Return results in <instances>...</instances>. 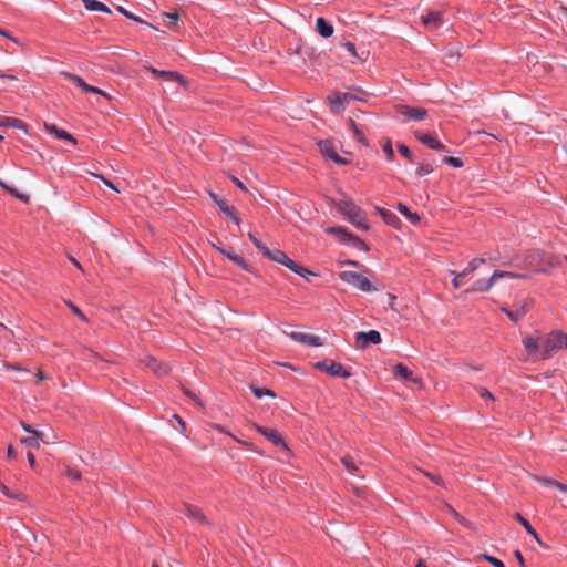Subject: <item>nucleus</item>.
Wrapping results in <instances>:
<instances>
[{
    "label": "nucleus",
    "mask_w": 567,
    "mask_h": 567,
    "mask_svg": "<svg viewBox=\"0 0 567 567\" xmlns=\"http://www.w3.org/2000/svg\"><path fill=\"white\" fill-rule=\"evenodd\" d=\"M0 126H9L27 131V125L21 120L16 117L0 116Z\"/></svg>",
    "instance_id": "nucleus-23"
},
{
    "label": "nucleus",
    "mask_w": 567,
    "mask_h": 567,
    "mask_svg": "<svg viewBox=\"0 0 567 567\" xmlns=\"http://www.w3.org/2000/svg\"><path fill=\"white\" fill-rule=\"evenodd\" d=\"M184 509H185V514L189 518L198 522L202 525H208L207 517L204 515V513L199 508L194 507L189 504H184Z\"/></svg>",
    "instance_id": "nucleus-18"
},
{
    "label": "nucleus",
    "mask_w": 567,
    "mask_h": 567,
    "mask_svg": "<svg viewBox=\"0 0 567 567\" xmlns=\"http://www.w3.org/2000/svg\"><path fill=\"white\" fill-rule=\"evenodd\" d=\"M515 518L523 525L529 535H532L534 538H537L536 530L532 527L527 519H525L519 513L515 514Z\"/></svg>",
    "instance_id": "nucleus-35"
},
{
    "label": "nucleus",
    "mask_w": 567,
    "mask_h": 567,
    "mask_svg": "<svg viewBox=\"0 0 567 567\" xmlns=\"http://www.w3.org/2000/svg\"><path fill=\"white\" fill-rule=\"evenodd\" d=\"M525 276L522 274L511 272V271H504V270H495L494 271V279L498 280L501 278H511V279H517V278H524Z\"/></svg>",
    "instance_id": "nucleus-36"
},
{
    "label": "nucleus",
    "mask_w": 567,
    "mask_h": 567,
    "mask_svg": "<svg viewBox=\"0 0 567 567\" xmlns=\"http://www.w3.org/2000/svg\"><path fill=\"white\" fill-rule=\"evenodd\" d=\"M0 79H8L11 81H17V78L14 75H8V74H3V73H0Z\"/></svg>",
    "instance_id": "nucleus-64"
},
{
    "label": "nucleus",
    "mask_w": 567,
    "mask_h": 567,
    "mask_svg": "<svg viewBox=\"0 0 567 567\" xmlns=\"http://www.w3.org/2000/svg\"><path fill=\"white\" fill-rule=\"evenodd\" d=\"M514 556H515V558L517 559V561L519 563V565H520L522 567H524V566H525V560H524V557H523L522 553H520L519 550H516V551L514 553Z\"/></svg>",
    "instance_id": "nucleus-60"
},
{
    "label": "nucleus",
    "mask_w": 567,
    "mask_h": 567,
    "mask_svg": "<svg viewBox=\"0 0 567 567\" xmlns=\"http://www.w3.org/2000/svg\"><path fill=\"white\" fill-rule=\"evenodd\" d=\"M62 74L71 80L74 84L80 86L85 93H96L110 100V95L106 92L100 90L96 86L87 84L82 78L70 72H62Z\"/></svg>",
    "instance_id": "nucleus-8"
},
{
    "label": "nucleus",
    "mask_w": 567,
    "mask_h": 567,
    "mask_svg": "<svg viewBox=\"0 0 567 567\" xmlns=\"http://www.w3.org/2000/svg\"><path fill=\"white\" fill-rule=\"evenodd\" d=\"M209 196L213 202L219 207V209L226 215H233L235 207L230 206L227 200L219 198L215 193L209 192Z\"/></svg>",
    "instance_id": "nucleus-25"
},
{
    "label": "nucleus",
    "mask_w": 567,
    "mask_h": 567,
    "mask_svg": "<svg viewBox=\"0 0 567 567\" xmlns=\"http://www.w3.org/2000/svg\"><path fill=\"white\" fill-rule=\"evenodd\" d=\"M523 346L527 352V361L547 360L558 351L567 348V336L560 331H551L548 334L526 336L523 338Z\"/></svg>",
    "instance_id": "nucleus-1"
},
{
    "label": "nucleus",
    "mask_w": 567,
    "mask_h": 567,
    "mask_svg": "<svg viewBox=\"0 0 567 567\" xmlns=\"http://www.w3.org/2000/svg\"><path fill=\"white\" fill-rule=\"evenodd\" d=\"M287 254L284 252L282 250L280 249H269V255H267L266 257L275 262H278V264H281L282 260H285V256Z\"/></svg>",
    "instance_id": "nucleus-34"
},
{
    "label": "nucleus",
    "mask_w": 567,
    "mask_h": 567,
    "mask_svg": "<svg viewBox=\"0 0 567 567\" xmlns=\"http://www.w3.org/2000/svg\"><path fill=\"white\" fill-rule=\"evenodd\" d=\"M228 217L231 218V220L236 224V225H239L240 220H239V217L236 215V209L234 208L233 209V215H227Z\"/></svg>",
    "instance_id": "nucleus-63"
},
{
    "label": "nucleus",
    "mask_w": 567,
    "mask_h": 567,
    "mask_svg": "<svg viewBox=\"0 0 567 567\" xmlns=\"http://www.w3.org/2000/svg\"><path fill=\"white\" fill-rule=\"evenodd\" d=\"M40 441H42L38 435H33L30 437L21 439V443L28 446L39 447Z\"/></svg>",
    "instance_id": "nucleus-40"
},
{
    "label": "nucleus",
    "mask_w": 567,
    "mask_h": 567,
    "mask_svg": "<svg viewBox=\"0 0 567 567\" xmlns=\"http://www.w3.org/2000/svg\"><path fill=\"white\" fill-rule=\"evenodd\" d=\"M349 124H350L351 128L353 130V133H354V136L357 137V140L361 144L368 146V142H367L365 137L363 136L362 132L358 128L357 124L352 120H350Z\"/></svg>",
    "instance_id": "nucleus-38"
},
{
    "label": "nucleus",
    "mask_w": 567,
    "mask_h": 567,
    "mask_svg": "<svg viewBox=\"0 0 567 567\" xmlns=\"http://www.w3.org/2000/svg\"><path fill=\"white\" fill-rule=\"evenodd\" d=\"M341 463L343 464V466L346 467V470L350 473V474H355L358 473L359 471V467L357 465V462L354 460V457L352 455H344L342 458H341Z\"/></svg>",
    "instance_id": "nucleus-28"
},
{
    "label": "nucleus",
    "mask_w": 567,
    "mask_h": 567,
    "mask_svg": "<svg viewBox=\"0 0 567 567\" xmlns=\"http://www.w3.org/2000/svg\"><path fill=\"white\" fill-rule=\"evenodd\" d=\"M395 110L411 121H423L427 116V111L423 107H413L404 104H399Z\"/></svg>",
    "instance_id": "nucleus-6"
},
{
    "label": "nucleus",
    "mask_w": 567,
    "mask_h": 567,
    "mask_svg": "<svg viewBox=\"0 0 567 567\" xmlns=\"http://www.w3.org/2000/svg\"><path fill=\"white\" fill-rule=\"evenodd\" d=\"M532 478L544 484V485H551V486H555L556 487V484H561L560 482H557L555 480H551V478H548V477H543V476H538V475H532Z\"/></svg>",
    "instance_id": "nucleus-43"
},
{
    "label": "nucleus",
    "mask_w": 567,
    "mask_h": 567,
    "mask_svg": "<svg viewBox=\"0 0 567 567\" xmlns=\"http://www.w3.org/2000/svg\"><path fill=\"white\" fill-rule=\"evenodd\" d=\"M497 280L494 279V274L488 279H478L476 280L471 288H468L465 292H484L488 291Z\"/></svg>",
    "instance_id": "nucleus-16"
},
{
    "label": "nucleus",
    "mask_w": 567,
    "mask_h": 567,
    "mask_svg": "<svg viewBox=\"0 0 567 567\" xmlns=\"http://www.w3.org/2000/svg\"><path fill=\"white\" fill-rule=\"evenodd\" d=\"M414 136L416 137V140H419L421 143L425 144L426 146H429L430 148L432 150H436V151H443L445 150V146L440 142L437 141L436 138H434L432 135L430 134H426V133H423V132H420V131H416L414 132Z\"/></svg>",
    "instance_id": "nucleus-14"
},
{
    "label": "nucleus",
    "mask_w": 567,
    "mask_h": 567,
    "mask_svg": "<svg viewBox=\"0 0 567 567\" xmlns=\"http://www.w3.org/2000/svg\"><path fill=\"white\" fill-rule=\"evenodd\" d=\"M184 393H185L187 396H189L192 400H194V402H195L197 405L203 406V403H202L200 399L198 398V395H197L195 392H193V391H190V390H188V389H184Z\"/></svg>",
    "instance_id": "nucleus-51"
},
{
    "label": "nucleus",
    "mask_w": 567,
    "mask_h": 567,
    "mask_svg": "<svg viewBox=\"0 0 567 567\" xmlns=\"http://www.w3.org/2000/svg\"><path fill=\"white\" fill-rule=\"evenodd\" d=\"M451 274L454 275V279L452 280V285H453V288L454 289H458L460 288V282H458V278H466L468 277L470 275L473 274V271H470L468 270V267H466L463 271L461 272H456V271H453L451 270Z\"/></svg>",
    "instance_id": "nucleus-33"
},
{
    "label": "nucleus",
    "mask_w": 567,
    "mask_h": 567,
    "mask_svg": "<svg viewBox=\"0 0 567 567\" xmlns=\"http://www.w3.org/2000/svg\"><path fill=\"white\" fill-rule=\"evenodd\" d=\"M290 338L297 342L312 346V347H319L321 346L320 338L318 336H313L306 332H291Z\"/></svg>",
    "instance_id": "nucleus-15"
},
{
    "label": "nucleus",
    "mask_w": 567,
    "mask_h": 567,
    "mask_svg": "<svg viewBox=\"0 0 567 567\" xmlns=\"http://www.w3.org/2000/svg\"><path fill=\"white\" fill-rule=\"evenodd\" d=\"M316 29L323 38H329L333 34V27L322 17L317 19Z\"/></svg>",
    "instance_id": "nucleus-21"
},
{
    "label": "nucleus",
    "mask_w": 567,
    "mask_h": 567,
    "mask_svg": "<svg viewBox=\"0 0 567 567\" xmlns=\"http://www.w3.org/2000/svg\"><path fill=\"white\" fill-rule=\"evenodd\" d=\"M82 2L85 9L89 11H102L105 13H111L110 8L97 0H82Z\"/></svg>",
    "instance_id": "nucleus-24"
},
{
    "label": "nucleus",
    "mask_w": 567,
    "mask_h": 567,
    "mask_svg": "<svg viewBox=\"0 0 567 567\" xmlns=\"http://www.w3.org/2000/svg\"><path fill=\"white\" fill-rule=\"evenodd\" d=\"M231 181L234 182V184H235L238 188H240V189H241V190H244V192H247L246 186L243 184V182H241L240 179H238L237 177L233 176V177H231Z\"/></svg>",
    "instance_id": "nucleus-58"
},
{
    "label": "nucleus",
    "mask_w": 567,
    "mask_h": 567,
    "mask_svg": "<svg viewBox=\"0 0 567 567\" xmlns=\"http://www.w3.org/2000/svg\"><path fill=\"white\" fill-rule=\"evenodd\" d=\"M0 34H1V35H3V37H6V38H8V39H10V40H12V41H13L14 43H17V44H19V43H20V42H19V40H18L17 38L12 37V35H11L8 31H6L4 29H1V28H0Z\"/></svg>",
    "instance_id": "nucleus-56"
},
{
    "label": "nucleus",
    "mask_w": 567,
    "mask_h": 567,
    "mask_svg": "<svg viewBox=\"0 0 567 567\" xmlns=\"http://www.w3.org/2000/svg\"><path fill=\"white\" fill-rule=\"evenodd\" d=\"M255 427H256V430L259 433L265 435L275 445L282 446V447L287 449V445H286L282 436L280 435V433L278 431L271 430V429H267V427H262V426H259V425H255Z\"/></svg>",
    "instance_id": "nucleus-13"
},
{
    "label": "nucleus",
    "mask_w": 567,
    "mask_h": 567,
    "mask_svg": "<svg viewBox=\"0 0 567 567\" xmlns=\"http://www.w3.org/2000/svg\"><path fill=\"white\" fill-rule=\"evenodd\" d=\"M145 70L156 76L163 78L165 81H175V82H178L183 86L187 85V80L181 73H178L176 71L157 70L153 66H145Z\"/></svg>",
    "instance_id": "nucleus-9"
},
{
    "label": "nucleus",
    "mask_w": 567,
    "mask_h": 567,
    "mask_svg": "<svg viewBox=\"0 0 567 567\" xmlns=\"http://www.w3.org/2000/svg\"><path fill=\"white\" fill-rule=\"evenodd\" d=\"M381 342V334L377 330H370L369 332H358L355 334V346L359 349L367 348L370 343L379 344Z\"/></svg>",
    "instance_id": "nucleus-7"
},
{
    "label": "nucleus",
    "mask_w": 567,
    "mask_h": 567,
    "mask_svg": "<svg viewBox=\"0 0 567 567\" xmlns=\"http://www.w3.org/2000/svg\"><path fill=\"white\" fill-rule=\"evenodd\" d=\"M530 309V303L528 301H523L520 305L515 306V309L509 310L507 308H502V311L506 313V316L512 321H518L522 319L527 311Z\"/></svg>",
    "instance_id": "nucleus-12"
},
{
    "label": "nucleus",
    "mask_w": 567,
    "mask_h": 567,
    "mask_svg": "<svg viewBox=\"0 0 567 567\" xmlns=\"http://www.w3.org/2000/svg\"><path fill=\"white\" fill-rule=\"evenodd\" d=\"M69 307H70V309L72 310V312H73L74 315H76L80 319H82L83 321H86V320H87V318L85 317V315H84V313H83V312H82V311H81L76 306H74L73 303H71V302H70V303H69Z\"/></svg>",
    "instance_id": "nucleus-53"
},
{
    "label": "nucleus",
    "mask_w": 567,
    "mask_h": 567,
    "mask_svg": "<svg viewBox=\"0 0 567 567\" xmlns=\"http://www.w3.org/2000/svg\"><path fill=\"white\" fill-rule=\"evenodd\" d=\"M327 231L338 235L341 241L359 240L355 236L342 227H331L328 228Z\"/></svg>",
    "instance_id": "nucleus-27"
},
{
    "label": "nucleus",
    "mask_w": 567,
    "mask_h": 567,
    "mask_svg": "<svg viewBox=\"0 0 567 567\" xmlns=\"http://www.w3.org/2000/svg\"><path fill=\"white\" fill-rule=\"evenodd\" d=\"M398 151L400 152L401 155H403L408 159H410V161L413 159V154H412L411 150L406 145L399 144L398 145Z\"/></svg>",
    "instance_id": "nucleus-47"
},
{
    "label": "nucleus",
    "mask_w": 567,
    "mask_h": 567,
    "mask_svg": "<svg viewBox=\"0 0 567 567\" xmlns=\"http://www.w3.org/2000/svg\"><path fill=\"white\" fill-rule=\"evenodd\" d=\"M145 368L152 370L156 375L162 377L168 373L169 368L153 357H145L141 360Z\"/></svg>",
    "instance_id": "nucleus-11"
},
{
    "label": "nucleus",
    "mask_w": 567,
    "mask_h": 567,
    "mask_svg": "<svg viewBox=\"0 0 567 567\" xmlns=\"http://www.w3.org/2000/svg\"><path fill=\"white\" fill-rule=\"evenodd\" d=\"M318 146H319L320 152L323 155L328 156L337 164H348L349 163L346 158H343L337 154L334 145L331 141H328V140L320 141L318 143Z\"/></svg>",
    "instance_id": "nucleus-10"
},
{
    "label": "nucleus",
    "mask_w": 567,
    "mask_h": 567,
    "mask_svg": "<svg viewBox=\"0 0 567 567\" xmlns=\"http://www.w3.org/2000/svg\"><path fill=\"white\" fill-rule=\"evenodd\" d=\"M28 461L32 467L35 465V457L32 452H28L27 454Z\"/></svg>",
    "instance_id": "nucleus-62"
},
{
    "label": "nucleus",
    "mask_w": 567,
    "mask_h": 567,
    "mask_svg": "<svg viewBox=\"0 0 567 567\" xmlns=\"http://www.w3.org/2000/svg\"><path fill=\"white\" fill-rule=\"evenodd\" d=\"M482 558L492 564L494 567H505L504 563L496 557L484 554L482 555Z\"/></svg>",
    "instance_id": "nucleus-46"
},
{
    "label": "nucleus",
    "mask_w": 567,
    "mask_h": 567,
    "mask_svg": "<svg viewBox=\"0 0 567 567\" xmlns=\"http://www.w3.org/2000/svg\"><path fill=\"white\" fill-rule=\"evenodd\" d=\"M355 100V96L350 93L336 92L327 97L331 111L336 114L341 113L346 106Z\"/></svg>",
    "instance_id": "nucleus-4"
},
{
    "label": "nucleus",
    "mask_w": 567,
    "mask_h": 567,
    "mask_svg": "<svg viewBox=\"0 0 567 567\" xmlns=\"http://www.w3.org/2000/svg\"><path fill=\"white\" fill-rule=\"evenodd\" d=\"M44 128L48 133L55 135V137L59 140H65V141L72 142L73 144H76L75 138L70 133H68L64 130L59 128L54 124L45 123Z\"/></svg>",
    "instance_id": "nucleus-19"
},
{
    "label": "nucleus",
    "mask_w": 567,
    "mask_h": 567,
    "mask_svg": "<svg viewBox=\"0 0 567 567\" xmlns=\"http://www.w3.org/2000/svg\"><path fill=\"white\" fill-rule=\"evenodd\" d=\"M393 373H394V375L400 377L404 380L414 381V379L412 378V374H413L412 371L408 367H405L401 363L396 364L393 368Z\"/></svg>",
    "instance_id": "nucleus-29"
},
{
    "label": "nucleus",
    "mask_w": 567,
    "mask_h": 567,
    "mask_svg": "<svg viewBox=\"0 0 567 567\" xmlns=\"http://www.w3.org/2000/svg\"><path fill=\"white\" fill-rule=\"evenodd\" d=\"M339 278L343 282H347L361 291L368 292V291L375 290V288L373 287V285L367 277H364L361 274H358L355 271H341L339 274Z\"/></svg>",
    "instance_id": "nucleus-3"
},
{
    "label": "nucleus",
    "mask_w": 567,
    "mask_h": 567,
    "mask_svg": "<svg viewBox=\"0 0 567 567\" xmlns=\"http://www.w3.org/2000/svg\"><path fill=\"white\" fill-rule=\"evenodd\" d=\"M21 426H22V429L25 432L31 433L33 435H38L41 440H43V433L42 432L32 429L29 424L23 423V422L21 423Z\"/></svg>",
    "instance_id": "nucleus-50"
},
{
    "label": "nucleus",
    "mask_w": 567,
    "mask_h": 567,
    "mask_svg": "<svg viewBox=\"0 0 567 567\" xmlns=\"http://www.w3.org/2000/svg\"><path fill=\"white\" fill-rule=\"evenodd\" d=\"M443 162L452 167L460 168L463 166V162L458 157L445 156Z\"/></svg>",
    "instance_id": "nucleus-41"
},
{
    "label": "nucleus",
    "mask_w": 567,
    "mask_h": 567,
    "mask_svg": "<svg viewBox=\"0 0 567 567\" xmlns=\"http://www.w3.org/2000/svg\"><path fill=\"white\" fill-rule=\"evenodd\" d=\"M337 209L347 216L348 220L361 230H368L369 224L365 213L349 198L343 197L336 203Z\"/></svg>",
    "instance_id": "nucleus-2"
},
{
    "label": "nucleus",
    "mask_w": 567,
    "mask_h": 567,
    "mask_svg": "<svg viewBox=\"0 0 567 567\" xmlns=\"http://www.w3.org/2000/svg\"><path fill=\"white\" fill-rule=\"evenodd\" d=\"M419 472L422 473L424 476L429 477L433 483H435L437 485L443 484V480L441 478V476L434 475V474H431L429 472L421 471V470Z\"/></svg>",
    "instance_id": "nucleus-48"
},
{
    "label": "nucleus",
    "mask_w": 567,
    "mask_h": 567,
    "mask_svg": "<svg viewBox=\"0 0 567 567\" xmlns=\"http://www.w3.org/2000/svg\"><path fill=\"white\" fill-rule=\"evenodd\" d=\"M250 241L257 247L261 241L251 233L248 234Z\"/></svg>",
    "instance_id": "nucleus-61"
},
{
    "label": "nucleus",
    "mask_w": 567,
    "mask_h": 567,
    "mask_svg": "<svg viewBox=\"0 0 567 567\" xmlns=\"http://www.w3.org/2000/svg\"><path fill=\"white\" fill-rule=\"evenodd\" d=\"M378 210H379L381 217L383 218V220L388 225L399 228L400 219L398 218V216L394 213L386 210L384 208H378Z\"/></svg>",
    "instance_id": "nucleus-26"
},
{
    "label": "nucleus",
    "mask_w": 567,
    "mask_h": 567,
    "mask_svg": "<svg viewBox=\"0 0 567 567\" xmlns=\"http://www.w3.org/2000/svg\"><path fill=\"white\" fill-rule=\"evenodd\" d=\"M315 368L321 371H326L332 377H341L347 379L351 375V373L346 370L341 363L334 361H319L315 363Z\"/></svg>",
    "instance_id": "nucleus-5"
},
{
    "label": "nucleus",
    "mask_w": 567,
    "mask_h": 567,
    "mask_svg": "<svg viewBox=\"0 0 567 567\" xmlns=\"http://www.w3.org/2000/svg\"><path fill=\"white\" fill-rule=\"evenodd\" d=\"M94 176H95V177H97V178H100V179H102V181H103V183H104L107 187H110L111 189H113V190H115V192H117V193L120 192V189H118V188H117V187H116V186H115L111 181L106 179L104 176L99 175V174H94Z\"/></svg>",
    "instance_id": "nucleus-54"
},
{
    "label": "nucleus",
    "mask_w": 567,
    "mask_h": 567,
    "mask_svg": "<svg viewBox=\"0 0 567 567\" xmlns=\"http://www.w3.org/2000/svg\"><path fill=\"white\" fill-rule=\"evenodd\" d=\"M265 257L267 255H269V249L266 245H264L262 243H260L257 247H256Z\"/></svg>",
    "instance_id": "nucleus-59"
},
{
    "label": "nucleus",
    "mask_w": 567,
    "mask_h": 567,
    "mask_svg": "<svg viewBox=\"0 0 567 567\" xmlns=\"http://www.w3.org/2000/svg\"><path fill=\"white\" fill-rule=\"evenodd\" d=\"M341 47L349 52L352 56L361 59V55L358 54L354 43L352 42H344L341 44Z\"/></svg>",
    "instance_id": "nucleus-45"
},
{
    "label": "nucleus",
    "mask_w": 567,
    "mask_h": 567,
    "mask_svg": "<svg viewBox=\"0 0 567 567\" xmlns=\"http://www.w3.org/2000/svg\"><path fill=\"white\" fill-rule=\"evenodd\" d=\"M480 395L483 399H488V400H492V401L495 400L494 395L487 389H484V388L480 389Z\"/></svg>",
    "instance_id": "nucleus-55"
},
{
    "label": "nucleus",
    "mask_w": 567,
    "mask_h": 567,
    "mask_svg": "<svg viewBox=\"0 0 567 567\" xmlns=\"http://www.w3.org/2000/svg\"><path fill=\"white\" fill-rule=\"evenodd\" d=\"M116 9H117L118 12H121L126 18H128L131 20H134L135 22H138L141 24H145V25H148L150 28H153V29L157 30L154 25H152L151 23L144 21L143 19H141L140 17L133 14L132 12L127 11L124 7L118 6Z\"/></svg>",
    "instance_id": "nucleus-31"
},
{
    "label": "nucleus",
    "mask_w": 567,
    "mask_h": 567,
    "mask_svg": "<svg viewBox=\"0 0 567 567\" xmlns=\"http://www.w3.org/2000/svg\"><path fill=\"white\" fill-rule=\"evenodd\" d=\"M399 212L404 215L411 223L417 224L420 221V216L416 213H412L409 207L402 203L398 205Z\"/></svg>",
    "instance_id": "nucleus-30"
},
{
    "label": "nucleus",
    "mask_w": 567,
    "mask_h": 567,
    "mask_svg": "<svg viewBox=\"0 0 567 567\" xmlns=\"http://www.w3.org/2000/svg\"><path fill=\"white\" fill-rule=\"evenodd\" d=\"M421 20L423 24L430 29H437L443 23L442 14L436 11H431L426 14H423Z\"/></svg>",
    "instance_id": "nucleus-17"
},
{
    "label": "nucleus",
    "mask_w": 567,
    "mask_h": 567,
    "mask_svg": "<svg viewBox=\"0 0 567 567\" xmlns=\"http://www.w3.org/2000/svg\"><path fill=\"white\" fill-rule=\"evenodd\" d=\"M65 473H66V475H68L70 478H72V480H74V481H79V480H81V473H80L79 471H76V470H73V468L68 467Z\"/></svg>",
    "instance_id": "nucleus-52"
},
{
    "label": "nucleus",
    "mask_w": 567,
    "mask_h": 567,
    "mask_svg": "<svg viewBox=\"0 0 567 567\" xmlns=\"http://www.w3.org/2000/svg\"><path fill=\"white\" fill-rule=\"evenodd\" d=\"M1 489L2 492L4 493V495H7L8 497H12V498H18V499H23V495L21 493H13L12 491H10L7 486L4 485H1Z\"/></svg>",
    "instance_id": "nucleus-49"
},
{
    "label": "nucleus",
    "mask_w": 567,
    "mask_h": 567,
    "mask_svg": "<svg viewBox=\"0 0 567 567\" xmlns=\"http://www.w3.org/2000/svg\"><path fill=\"white\" fill-rule=\"evenodd\" d=\"M280 265L286 266L291 271L296 272L297 275H299V276H301L303 278H307V275H312V272L310 270H308L307 268H305L301 265L297 264L295 260L289 258L287 255L285 256V260H282V262Z\"/></svg>",
    "instance_id": "nucleus-20"
},
{
    "label": "nucleus",
    "mask_w": 567,
    "mask_h": 567,
    "mask_svg": "<svg viewBox=\"0 0 567 567\" xmlns=\"http://www.w3.org/2000/svg\"><path fill=\"white\" fill-rule=\"evenodd\" d=\"M228 259H230L233 262L241 267L243 269L249 271V266L246 264L244 258L241 256H238L236 254H233V249L229 248L228 251L225 255Z\"/></svg>",
    "instance_id": "nucleus-32"
},
{
    "label": "nucleus",
    "mask_w": 567,
    "mask_h": 567,
    "mask_svg": "<svg viewBox=\"0 0 567 567\" xmlns=\"http://www.w3.org/2000/svg\"><path fill=\"white\" fill-rule=\"evenodd\" d=\"M0 329L2 331V337L8 339L11 334H12V331L9 330L3 323L0 322Z\"/></svg>",
    "instance_id": "nucleus-57"
},
{
    "label": "nucleus",
    "mask_w": 567,
    "mask_h": 567,
    "mask_svg": "<svg viewBox=\"0 0 567 567\" xmlns=\"http://www.w3.org/2000/svg\"><path fill=\"white\" fill-rule=\"evenodd\" d=\"M383 152L385 153L389 161H393L394 158V151L392 147V143L390 140H386L382 145Z\"/></svg>",
    "instance_id": "nucleus-42"
},
{
    "label": "nucleus",
    "mask_w": 567,
    "mask_h": 567,
    "mask_svg": "<svg viewBox=\"0 0 567 567\" xmlns=\"http://www.w3.org/2000/svg\"><path fill=\"white\" fill-rule=\"evenodd\" d=\"M0 187L7 190L9 194L20 199L23 203H29L30 196L23 193H20L17 188L10 186L6 181L0 179Z\"/></svg>",
    "instance_id": "nucleus-22"
},
{
    "label": "nucleus",
    "mask_w": 567,
    "mask_h": 567,
    "mask_svg": "<svg viewBox=\"0 0 567 567\" xmlns=\"http://www.w3.org/2000/svg\"><path fill=\"white\" fill-rule=\"evenodd\" d=\"M486 259L483 257L474 258L467 265L470 271H475L481 265L485 264Z\"/></svg>",
    "instance_id": "nucleus-44"
},
{
    "label": "nucleus",
    "mask_w": 567,
    "mask_h": 567,
    "mask_svg": "<svg viewBox=\"0 0 567 567\" xmlns=\"http://www.w3.org/2000/svg\"><path fill=\"white\" fill-rule=\"evenodd\" d=\"M432 172H433V167H432V165H430L427 163H422L416 168V175L420 177L429 175Z\"/></svg>",
    "instance_id": "nucleus-39"
},
{
    "label": "nucleus",
    "mask_w": 567,
    "mask_h": 567,
    "mask_svg": "<svg viewBox=\"0 0 567 567\" xmlns=\"http://www.w3.org/2000/svg\"><path fill=\"white\" fill-rule=\"evenodd\" d=\"M252 393L257 399H261L264 395L275 398L276 394L267 388L251 386Z\"/></svg>",
    "instance_id": "nucleus-37"
}]
</instances>
